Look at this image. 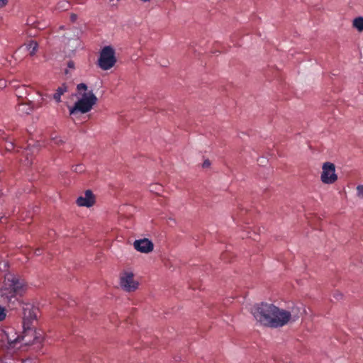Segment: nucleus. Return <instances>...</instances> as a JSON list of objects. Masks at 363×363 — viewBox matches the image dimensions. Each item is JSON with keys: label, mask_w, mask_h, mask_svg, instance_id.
Here are the masks:
<instances>
[{"label": "nucleus", "mask_w": 363, "mask_h": 363, "mask_svg": "<svg viewBox=\"0 0 363 363\" xmlns=\"http://www.w3.org/2000/svg\"><path fill=\"white\" fill-rule=\"evenodd\" d=\"M252 313L260 325L274 328L283 327L291 319L296 321L298 318L296 315L292 316L291 312L288 311L264 302L255 305Z\"/></svg>", "instance_id": "obj_1"}, {"label": "nucleus", "mask_w": 363, "mask_h": 363, "mask_svg": "<svg viewBox=\"0 0 363 363\" xmlns=\"http://www.w3.org/2000/svg\"><path fill=\"white\" fill-rule=\"evenodd\" d=\"M22 308L23 328L22 335H18L14 340H11L6 335H4L1 340L6 336L9 345H13V346L21 342L25 345L41 342L43 340L42 333L40 331H37L35 329V323H37L38 313L39 312L38 308L29 303H23Z\"/></svg>", "instance_id": "obj_2"}, {"label": "nucleus", "mask_w": 363, "mask_h": 363, "mask_svg": "<svg viewBox=\"0 0 363 363\" xmlns=\"http://www.w3.org/2000/svg\"><path fill=\"white\" fill-rule=\"evenodd\" d=\"M24 281L14 274L7 273L0 289L1 301L11 309L21 304L19 296L24 291Z\"/></svg>", "instance_id": "obj_3"}, {"label": "nucleus", "mask_w": 363, "mask_h": 363, "mask_svg": "<svg viewBox=\"0 0 363 363\" xmlns=\"http://www.w3.org/2000/svg\"><path fill=\"white\" fill-rule=\"evenodd\" d=\"M96 101L97 98L91 91L85 92L82 95V98L69 109V113L70 115H74L79 112L86 113L92 109Z\"/></svg>", "instance_id": "obj_4"}, {"label": "nucleus", "mask_w": 363, "mask_h": 363, "mask_svg": "<svg viewBox=\"0 0 363 363\" xmlns=\"http://www.w3.org/2000/svg\"><path fill=\"white\" fill-rule=\"evenodd\" d=\"M116 62L115 51L110 46L104 47L98 60V65L103 70H108L113 67Z\"/></svg>", "instance_id": "obj_5"}, {"label": "nucleus", "mask_w": 363, "mask_h": 363, "mask_svg": "<svg viewBox=\"0 0 363 363\" xmlns=\"http://www.w3.org/2000/svg\"><path fill=\"white\" fill-rule=\"evenodd\" d=\"M320 180L323 184H332L337 180L335 166L333 163L326 162L323 164Z\"/></svg>", "instance_id": "obj_6"}, {"label": "nucleus", "mask_w": 363, "mask_h": 363, "mask_svg": "<svg viewBox=\"0 0 363 363\" xmlns=\"http://www.w3.org/2000/svg\"><path fill=\"white\" fill-rule=\"evenodd\" d=\"M138 281L134 278V274L131 272L125 271L121 274L120 285L121 288L127 291H135L138 288Z\"/></svg>", "instance_id": "obj_7"}, {"label": "nucleus", "mask_w": 363, "mask_h": 363, "mask_svg": "<svg viewBox=\"0 0 363 363\" xmlns=\"http://www.w3.org/2000/svg\"><path fill=\"white\" fill-rule=\"evenodd\" d=\"M134 248L142 253H149L153 250L154 245L150 240L143 238L137 240L133 243Z\"/></svg>", "instance_id": "obj_8"}, {"label": "nucleus", "mask_w": 363, "mask_h": 363, "mask_svg": "<svg viewBox=\"0 0 363 363\" xmlns=\"http://www.w3.org/2000/svg\"><path fill=\"white\" fill-rule=\"evenodd\" d=\"M95 203V197L91 190H86L84 196L77 199V204L79 206L91 207Z\"/></svg>", "instance_id": "obj_9"}, {"label": "nucleus", "mask_w": 363, "mask_h": 363, "mask_svg": "<svg viewBox=\"0 0 363 363\" xmlns=\"http://www.w3.org/2000/svg\"><path fill=\"white\" fill-rule=\"evenodd\" d=\"M34 109L33 103L31 101L26 102H21L18 104L17 111L20 115H28L33 112Z\"/></svg>", "instance_id": "obj_10"}, {"label": "nucleus", "mask_w": 363, "mask_h": 363, "mask_svg": "<svg viewBox=\"0 0 363 363\" xmlns=\"http://www.w3.org/2000/svg\"><path fill=\"white\" fill-rule=\"evenodd\" d=\"M21 49L28 50L29 52V55L33 56L36 54L38 50V44L36 41L30 40L23 46L21 47L18 50H21Z\"/></svg>", "instance_id": "obj_11"}, {"label": "nucleus", "mask_w": 363, "mask_h": 363, "mask_svg": "<svg viewBox=\"0 0 363 363\" xmlns=\"http://www.w3.org/2000/svg\"><path fill=\"white\" fill-rule=\"evenodd\" d=\"M67 91V86L66 84H63L62 86L57 89L55 93L53 95V99L56 101V102L60 103L61 101V96Z\"/></svg>", "instance_id": "obj_12"}, {"label": "nucleus", "mask_w": 363, "mask_h": 363, "mask_svg": "<svg viewBox=\"0 0 363 363\" xmlns=\"http://www.w3.org/2000/svg\"><path fill=\"white\" fill-rule=\"evenodd\" d=\"M353 27L357 29L358 31H363V17H357L353 20Z\"/></svg>", "instance_id": "obj_13"}, {"label": "nucleus", "mask_w": 363, "mask_h": 363, "mask_svg": "<svg viewBox=\"0 0 363 363\" xmlns=\"http://www.w3.org/2000/svg\"><path fill=\"white\" fill-rule=\"evenodd\" d=\"M84 169H85L83 164H77L74 167H72V170L77 173H82L84 171Z\"/></svg>", "instance_id": "obj_14"}, {"label": "nucleus", "mask_w": 363, "mask_h": 363, "mask_svg": "<svg viewBox=\"0 0 363 363\" xmlns=\"http://www.w3.org/2000/svg\"><path fill=\"white\" fill-rule=\"evenodd\" d=\"M357 196L359 198L363 199V185L357 186Z\"/></svg>", "instance_id": "obj_15"}, {"label": "nucleus", "mask_w": 363, "mask_h": 363, "mask_svg": "<svg viewBox=\"0 0 363 363\" xmlns=\"http://www.w3.org/2000/svg\"><path fill=\"white\" fill-rule=\"evenodd\" d=\"M77 89L79 91H80L81 90L86 91L87 89V86L84 83H81L77 85Z\"/></svg>", "instance_id": "obj_16"}, {"label": "nucleus", "mask_w": 363, "mask_h": 363, "mask_svg": "<svg viewBox=\"0 0 363 363\" xmlns=\"http://www.w3.org/2000/svg\"><path fill=\"white\" fill-rule=\"evenodd\" d=\"M162 189V186L159 184H153L151 186V191H160Z\"/></svg>", "instance_id": "obj_17"}, {"label": "nucleus", "mask_w": 363, "mask_h": 363, "mask_svg": "<svg viewBox=\"0 0 363 363\" xmlns=\"http://www.w3.org/2000/svg\"><path fill=\"white\" fill-rule=\"evenodd\" d=\"M333 296H334V298H335L336 300H340V299H341V298H342V294L341 293H340V292H337H337H335V293L333 294Z\"/></svg>", "instance_id": "obj_18"}, {"label": "nucleus", "mask_w": 363, "mask_h": 363, "mask_svg": "<svg viewBox=\"0 0 363 363\" xmlns=\"http://www.w3.org/2000/svg\"><path fill=\"white\" fill-rule=\"evenodd\" d=\"M67 67L71 69H74L75 67L74 62L72 60H69L67 62Z\"/></svg>", "instance_id": "obj_19"}, {"label": "nucleus", "mask_w": 363, "mask_h": 363, "mask_svg": "<svg viewBox=\"0 0 363 363\" xmlns=\"http://www.w3.org/2000/svg\"><path fill=\"white\" fill-rule=\"evenodd\" d=\"M211 165V162L209 160H206L203 164H202V167H204V168H208V167H210Z\"/></svg>", "instance_id": "obj_20"}, {"label": "nucleus", "mask_w": 363, "mask_h": 363, "mask_svg": "<svg viewBox=\"0 0 363 363\" xmlns=\"http://www.w3.org/2000/svg\"><path fill=\"white\" fill-rule=\"evenodd\" d=\"M8 4V0H0V8L4 7Z\"/></svg>", "instance_id": "obj_21"}, {"label": "nucleus", "mask_w": 363, "mask_h": 363, "mask_svg": "<svg viewBox=\"0 0 363 363\" xmlns=\"http://www.w3.org/2000/svg\"><path fill=\"white\" fill-rule=\"evenodd\" d=\"M14 147L13 141H11L8 146H6L7 150H11Z\"/></svg>", "instance_id": "obj_22"}, {"label": "nucleus", "mask_w": 363, "mask_h": 363, "mask_svg": "<svg viewBox=\"0 0 363 363\" xmlns=\"http://www.w3.org/2000/svg\"><path fill=\"white\" fill-rule=\"evenodd\" d=\"M70 18L72 22H74L77 18V16L76 14L72 13L70 16Z\"/></svg>", "instance_id": "obj_23"}, {"label": "nucleus", "mask_w": 363, "mask_h": 363, "mask_svg": "<svg viewBox=\"0 0 363 363\" xmlns=\"http://www.w3.org/2000/svg\"><path fill=\"white\" fill-rule=\"evenodd\" d=\"M62 5L60 6L63 8L64 9H67V7L66 6H68V3L66 1L62 2Z\"/></svg>", "instance_id": "obj_24"}, {"label": "nucleus", "mask_w": 363, "mask_h": 363, "mask_svg": "<svg viewBox=\"0 0 363 363\" xmlns=\"http://www.w3.org/2000/svg\"><path fill=\"white\" fill-rule=\"evenodd\" d=\"M26 165H30L32 164V159L29 160L28 157L26 158Z\"/></svg>", "instance_id": "obj_25"}, {"label": "nucleus", "mask_w": 363, "mask_h": 363, "mask_svg": "<svg viewBox=\"0 0 363 363\" xmlns=\"http://www.w3.org/2000/svg\"><path fill=\"white\" fill-rule=\"evenodd\" d=\"M35 254L37 255V256H39L41 254V250L40 249H37L35 252Z\"/></svg>", "instance_id": "obj_26"}, {"label": "nucleus", "mask_w": 363, "mask_h": 363, "mask_svg": "<svg viewBox=\"0 0 363 363\" xmlns=\"http://www.w3.org/2000/svg\"><path fill=\"white\" fill-rule=\"evenodd\" d=\"M29 151H30V150H29L28 148H26V150H25V152H24L23 153H24L26 156H28V154H29Z\"/></svg>", "instance_id": "obj_27"}, {"label": "nucleus", "mask_w": 363, "mask_h": 363, "mask_svg": "<svg viewBox=\"0 0 363 363\" xmlns=\"http://www.w3.org/2000/svg\"><path fill=\"white\" fill-rule=\"evenodd\" d=\"M3 264H4V268H6V267H7V263L4 262V263H3Z\"/></svg>", "instance_id": "obj_28"}, {"label": "nucleus", "mask_w": 363, "mask_h": 363, "mask_svg": "<svg viewBox=\"0 0 363 363\" xmlns=\"http://www.w3.org/2000/svg\"><path fill=\"white\" fill-rule=\"evenodd\" d=\"M65 74H68V70H66L65 71Z\"/></svg>", "instance_id": "obj_29"}]
</instances>
